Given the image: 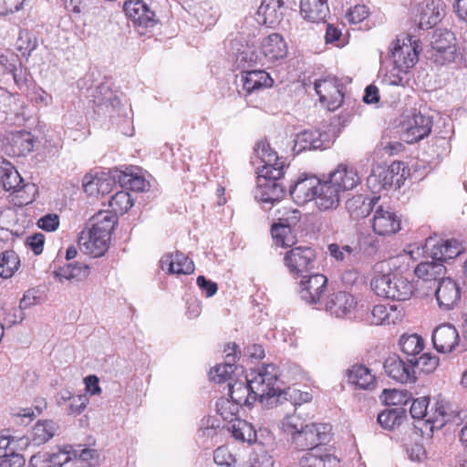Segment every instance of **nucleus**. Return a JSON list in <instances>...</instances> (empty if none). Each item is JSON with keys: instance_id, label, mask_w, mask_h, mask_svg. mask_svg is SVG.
I'll list each match as a JSON object with an SVG mask.
<instances>
[{"instance_id": "4", "label": "nucleus", "mask_w": 467, "mask_h": 467, "mask_svg": "<svg viewBox=\"0 0 467 467\" xmlns=\"http://www.w3.org/2000/svg\"><path fill=\"white\" fill-rule=\"evenodd\" d=\"M431 58L440 65L454 61L456 57V38L446 29L434 31L431 40Z\"/></svg>"}, {"instance_id": "9", "label": "nucleus", "mask_w": 467, "mask_h": 467, "mask_svg": "<svg viewBox=\"0 0 467 467\" xmlns=\"http://www.w3.org/2000/svg\"><path fill=\"white\" fill-rule=\"evenodd\" d=\"M423 249L431 259L443 262L462 254L467 249V245L456 239L442 240L431 237L426 240Z\"/></svg>"}, {"instance_id": "25", "label": "nucleus", "mask_w": 467, "mask_h": 467, "mask_svg": "<svg viewBox=\"0 0 467 467\" xmlns=\"http://www.w3.org/2000/svg\"><path fill=\"white\" fill-rule=\"evenodd\" d=\"M109 237L95 234L94 231L88 230L82 232L78 238V245L80 250L93 257H99L103 255L109 248Z\"/></svg>"}, {"instance_id": "36", "label": "nucleus", "mask_w": 467, "mask_h": 467, "mask_svg": "<svg viewBox=\"0 0 467 467\" xmlns=\"http://www.w3.org/2000/svg\"><path fill=\"white\" fill-rule=\"evenodd\" d=\"M58 429V423L54 420H38L31 430L28 441H31L36 446L45 444L56 435Z\"/></svg>"}, {"instance_id": "51", "label": "nucleus", "mask_w": 467, "mask_h": 467, "mask_svg": "<svg viewBox=\"0 0 467 467\" xmlns=\"http://www.w3.org/2000/svg\"><path fill=\"white\" fill-rule=\"evenodd\" d=\"M109 204L112 208L113 213L123 214L133 206V200L129 192L120 191L111 196Z\"/></svg>"}, {"instance_id": "5", "label": "nucleus", "mask_w": 467, "mask_h": 467, "mask_svg": "<svg viewBox=\"0 0 467 467\" xmlns=\"http://www.w3.org/2000/svg\"><path fill=\"white\" fill-rule=\"evenodd\" d=\"M316 253L308 246H296L285 254L284 264L294 278L304 275L314 268Z\"/></svg>"}, {"instance_id": "45", "label": "nucleus", "mask_w": 467, "mask_h": 467, "mask_svg": "<svg viewBox=\"0 0 467 467\" xmlns=\"http://www.w3.org/2000/svg\"><path fill=\"white\" fill-rule=\"evenodd\" d=\"M20 259L13 250H6L0 254V277L10 278L17 271Z\"/></svg>"}, {"instance_id": "35", "label": "nucleus", "mask_w": 467, "mask_h": 467, "mask_svg": "<svg viewBox=\"0 0 467 467\" xmlns=\"http://www.w3.org/2000/svg\"><path fill=\"white\" fill-rule=\"evenodd\" d=\"M114 184V177H85L82 182L84 192L89 197L94 198H99L109 193Z\"/></svg>"}, {"instance_id": "20", "label": "nucleus", "mask_w": 467, "mask_h": 467, "mask_svg": "<svg viewBox=\"0 0 467 467\" xmlns=\"http://www.w3.org/2000/svg\"><path fill=\"white\" fill-rule=\"evenodd\" d=\"M10 152L16 156H26L39 145V140L31 131L19 130L10 132L6 137Z\"/></svg>"}, {"instance_id": "1", "label": "nucleus", "mask_w": 467, "mask_h": 467, "mask_svg": "<svg viewBox=\"0 0 467 467\" xmlns=\"http://www.w3.org/2000/svg\"><path fill=\"white\" fill-rule=\"evenodd\" d=\"M279 376V368L273 364L263 366L246 376L250 390L265 407H275L286 401L297 402L300 393L294 388H283Z\"/></svg>"}, {"instance_id": "62", "label": "nucleus", "mask_w": 467, "mask_h": 467, "mask_svg": "<svg viewBox=\"0 0 467 467\" xmlns=\"http://www.w3.org/2000/svg\"><path fill=\"white\" fill-rule=\"evenodd\" d=\"M429 400L426 397H421L413 400L410 408V413L413 419H423L427 413Z\"/></svg>"}, {"instance_id": "8", "label": "nucleus", "mask_w": 467, "mask_h": 467, "mask_svg": "<svg viewBox=\"0 0 467 467\" xmlns=\"http://www.w3.org/2000/svg\"><path fill=\"white\" fill-rule=\"evenodd\" d=\"M0 185L10 192L13 201L19 206L31 203L37 193L36 185L24 177H0Z\"/></svg>"}, {"instance_id": "43", "label": "nucleus", "mask_w": 467, "mask_h": 467, "mask_svg": "<svg viewBox=\"0 0 467 467\" xmlns=\"http://www.w3.org/2000/svg\"><path fill=\"white\" fill-rule=\"evenodd\" d=\"M442 4L431 2L422 9L420 18L421 28H430L436 26L443 17Z\"/></svg>"}, {"instance_id": "16", "label": "nucleus", "mask_w": 467, "mask_h": 467, "mask_svg": "<svg viewBox=\"0 0 467 467\" xmlns=\"http://www.w3.org/2000/svg\"><path fill=\"white\" fill-rule=\"evenodd\" d=\"M284 177H257V185L254 193L255 199L264 204H274L279 202L285 194Z\"/></svg>"}, {"instance_id": "26", "label": "nucleus", "mask_w": 467, "mask_h": 467, "mask_svg": "<svg viewBox=\"0 0 467 467\" xmlns=\"http://www.w3.org/2000/svg\"><path fill=\"white\" fill-rule=\"evenodd\" d=\"M283 0H263L255 14V19L258 24L274 27L283 18Z\"/></svg>"}, {"instance_id": "50", "label": "nucleus", "mask_w": 467, "mask_h": 467, "mask_svg": "<svg viewBox=\"0 0 467 467\" xmlns=\"http://www.w3.org/2000/svg\"><path fill=\"white\" fill-rule=\"evenodd\" d=\"M234 371V357L227 355V361L213 368L210 371V378L216 383H223L229 379Z\"/></svg>"}, {"instance_id": "49", "label": "nucleus", "mask_w": 467, "mask_h": 467, "mask_svg": "<svg viewBox=\"0 0 467 467\" xmlns=\"http://www.w3.org/2000/svg\"><path fill=\"white\" fill-rule=\"evenodd\" d=\"M330 455L322 453L321 449L309 450L300 459L301 467H327Z\"/></svg>"}, {"instance_id": "64", "label": "nucleus", "mask_w": 467, "mask_h": 467, "mask_svg": "<svg viewBox=\"0 0 467 467\" xmlns=\"http://www.w3.org/2000/svg\"><path fill=\"white\" fill-rule=\"evenodd\" d=\"M24 463V457L16 453L15 449L10 450L6 456L0 458V467H21Z\"/></svg>"}, {"instance_id": "52", "label": "nucleus", "mask_w": 467, "mask_h": 467, "mask_svg": "<svg viewBox=\"0 0 467 467\" xmlns=\"http://www.w3.org/2000/svg\"><path fill=\"white\" fill-rule=\"evenodd\" d=\"M409 70H403L400 67L394 65L383 78V83L389 86L405 87L409 83L407 76Z\"/></svg>"}, {"instance_id": "60", "label": "nucleus", "mask_w": 467, "mask_h": 467, "mask_svg": "<svg viewBox=\"0 0 467 467\" xmlns=\"http://www.w3.org/2000/svg\"><path fill=\"white\" fill-rule=\"evenodd\" d=\"M303 426H304V424H303L301 419L296 415L286 416L281 421V428H282L283 431L288 435H291L292 440L294 439L295 435L297 432H299L300 428Z\"/></svg>"}, {"instance_id": "15", "label": "nucleus", "mask_w": 467, "mask_h": 467, "mask_svg": "<svg viewBox=\"0 0 467 467\" xmlns=\"http://www.w3.org/2000/svg\"><path fill=\"white\" fill-rule=\"evenodd\" d=\"M371 226L376 234L390 236L400 231L401 220L392 208L379 205L374 212Z\"/></svg>"}, {"instance_id": "39", "label": "nucleus", "mask_w": 467, "mask_h": 467, "mask_svg": "<svg viewBox=\"0 0 467 467\" xmlns=\"http://www.w3.org/2000/svg\"><path fill=\"white\" fill-rule=\"evenodd\" d=\"M399 318L400 314L396 307L387 305H376L368 317V322L375 326L389 325L396 323Z\"/></svg>"}, {"instance_id": "48", "label": "nucleus", "mask_w": 467, "mask_h": 467, "mask_svg": "<svg viewBox=\"0 0 467 467\" xmlns=\"http://www.w3.org/2000/svg\"><path fill=\"white\" fill-rule=\"evenodd\" d=\"M234 439L252 443L256 441V432L254 427L244 420L234 422L230 428Z\"/></svg>"}, {"instance_id": "19", "label": "nucleus", "mask_w": 467, "mask_h": 467, "mask_svg": "<svg viewBox=\"0 0 467 467\" xmlns=\"http://www.w3.org/2000/svg\"><path fill=\"white\" fill-rule=\"evenodd\" d=\"M299 296L308 304H317L327 289V279L324 275L316 274L301 276Z\"/></svg>"}, {"instance_id": "44", "label": "nucleus", "mask_w": 467, "mask_h": 467, "mask_svg": "<svg viewBox=\"0 0 467 467\" xmlns=\"http://www.w3.org/2000/svg\"><path fill=\"white\" fill-rule=\"evenodd\" d=\"M55 275L60 282L63 280H81L88 275V266L83 264H68L55 271Z\"/></svg>"}, {"instance_id": "34", "label": "nucleus", "mask_w": 467, "mask_h": 467, "mask_svg": "<svg viewBox=\"0 0 467 467\" xmlns=\"http://www.w3.org/2000/svg\"><path fill=\"white\" fill-rule=\"evenodd\" d=\"M317 181H319V177H303L299 179L294 186H290V195L296 202L301 203L314 200Z\"/></svg>"}, {"instance_id": "11", "label": "nucleus", "mask_w": 467, "mask_h": 467, "mask_svg": "<svg viewBox=\"0 0 467 467\" xmlns=\"http://www.w3.org/2000/svg\"><path fill=\"white\" fill-rule=\"evenodd\" d=\"M317 181V189L314 200L319 211H328L337 208L339 205L341 185L338 180L329 179Z\"/></svg>"}, {"instance_id": "22", "label": "nucleus", "mask_w": 467, "mask_h": 467, "mask_svg": "<svg viewBox=\"0 0 467 467\" xmlns=\"http://www.w3.org/2000/svg\"><path fill=\"white\" fill-rule=\"evenodd\" d=\"M386 374L400 383H413L416 381V372L411 363L406 364L399 356L388 357L383 364Z\"/></svg>"}, {"instance_id": "37", "label": "nucleus", "mask_w": 467, "mask_h": 467, "mask_svg": "<svg viewBox=\"0 0 467 467\" xmlns=\"http://www.w3.org/2000/svg\"><path fill=\"white\" fill-rule=\"evenodd\" d=\"M348 381L357 388L365 390H373L377 386L375 375L364 365H355L351 368Z\"/></svg>"}, {"instance_id": "10", "label": "nucleus", "mask_w": 467, "mask_h": 467, "mask_svg": "<svg viewBox=\"0 0 467 467\" xmlns=\"http://www.w3.org/2000/svg\"><path fill=\"white\" fill-rule=\"evenodd\" d=\"M330 427L327 424H306L300 428L292 442L301 451L319 449V444L327 441Z\"/></svg>"}, {"instance_id": "58", "label": "nucleus", "mask_w": 467, "mask_h": 467, "mask_svg": "<svg viewBox=\"0 0 467 467\" xmlns=\"http://www.w3.org/2000/svg\"><path fill=\"white\" fill-rule=\"evenodd\" d=\"M368 14V8L365 5H356L348 10L345 17L349 24L356 25L364 21Z\"/></svg>"}, {"instance_id": "12", "label": "nucleus", "mask_w": 467, "mask_h": 467, "mask_svg": "<svg viewBox=\"0 0 467 467\" xmlns=\"http://www.w3.org/2000/svg\"><path fill=\"white\" fill-rule=\"evenodd\" d=\"M123 11L139 30L152 28L158 22L155 12L144 0L126 1Z\"/></svg>"}, {"instance_id": "40", "label": "nucleus", "mask_w": 467, "mask_h": 467, "mask_svg": "<svg viewBox=\"0 0 467 467\" xmlns=\"http://www.w3.org/2000/svg\"><path fill=\"white\" fill-rule=\"evenodd\" d=\"M92 226L90 230L104 236L110 238V234L117 224L118 218L115 213L109 211H100L92 217Z\"/></svg>"}, {"instance_id": "24", "label": "nucleus", "mask_w": 467, "mask_h": 467, "mask_svg": "<svg viewBox=\"0 0 467 467\" xmlns=\"http://www.w3.org/2000/svg\"><path fill=\"white\" fill-rule=\"evenodd\" d=\"M459 340V333L451 324H442L437 327L432 333L433 346L441 353H450L457 347L461 348Z\"/></svg>"}, {"instance_id": "54", "label": "nucleus", "mask_w": 467, "mask_h": 467, "mask_svg": "<svg viewBox=\"0 0 467 467\" xmlns=\"http://www.w3.org/2000/svg\"><path fill=\"white\" fill-rule=\"evenodd\" d=\"M94 173H87L86 175H115V173H119V175H145L142 168L135 165L129 166H121L116 167L113 169H99L93 171Z\"/></svg>"}, {"instance_id": "47", "label": "nucleus", "mask_w": 467, "mask_h": 467, "mask_svg": "<svg viewBox=\"0 0 467 467\" xmlns=\"http://www.w3.org/2000/svg\"><path fill=\"white\" fill-rule=\"evenodd\" d=\"M408 362L413 365V370L419 369L425 373H431L439 365V358L431 353H423L420 357L408 358Z\"/></svg>"}, {"instance_id": "42", "label": "nucleus", "mask_w": 467, "mask_h": 467, "mask_svg": "<svg viewBox=\"0 0 467 467\" xmlns=\"http://www.w3.org/2000/svg\"><path fill=\"white\" fill-rule=\"evenodd\" d=\"M400 350L408 358H415L424 348V340L418 334H403L399 340Z\"/></svg>"}, {"instance_id": "6", "label": "nucleus", "mask_w": 467, "mask_h": 467, "mask_svg": "<svg viewBox=\"0 0 467 467\" xmlns=\"http://www.w3.org/2000/svg\"><path fill=\"white\" fill-rule=\"evenodd\" d=\"M301 219V213L296 209H288L278 217L279 223L273 224L271 234L276 245L291 247L296 242L291 227L296 225Z\"/></svg>"}, {"instance_id": "14", "label": "nucleus", "mask_w": 467, "mask_h": 467, "mask_svg": "<svg viewBox=\"0 0 467 467\" xmlns=\"http://www.w3.org/2000/svg\"><path fill=\"white\" fill-rule=\"evenodd\" d=\"M343 88L337 78H327L315 82V90L319 100L326 104L328 110H335L343 103Z\"/></svg>"}, {"instance_id": "30", "label": "nucleus", "mask_w": 467, "mask_h": 467, "mask_svg": "<svg viewBox=\"0 0 467 467\" xmlns=\"http://www.w3.org/2000/svg\"><path fill=\"white\" fill-rule=\"evenodd\" d=\"M330 10L327 0H300V15L311 23H325Z\"/></svg>"}, {"instance_id": "17", "label": "nucleus", "mask_w": 467, "mask_h": 467, "mask_svg": "<svg viewBox=\"0 0 467 467\" xmlns=\"http://www.w3.org/2000/svg\"><path fill=\"white\" fill-rule=\"evenodd\" d=\"M329 135L317 130H306L296 135L293 152L295 155L306 150H323L330 147Z\"/></svg>"}, {"instance_id": "3", "label": "nucleus", "mask_w": 467, "mask_h": 467, "mask_svg": "<svg viewBox=\"0 0 467 467\" xmlns=\"http://www.w3.org/2000/svg\"><path fill=\"white\" fill-rule=\"evenodd\" d=\"M251 164L256 175H270L276 171L277 175H285L289 167L286 158L279 157L267 140H259L254 148Z\"/></svg>"}, {"instance_id": "59", "label": "nucleus", "mask_w": 467, "mask_h": 467, "mask_svg": "<svg viewBox=\"0 0 467 467\" xmlns=\"http://www.w3.org/2000/svg\"><path fill=\"white\" fill-rule=\"evenodd\" d=\"M119 182L125 183L132 192H144L150 188V183L145 177H119Z\"/></svg>"}, {"instance_id": "13", "label": "nucleus", "mask_w": 467, "mask_h": 467, "mask_svg": "<svg viewBox=\"0 0 467 467\" xmlns=\"http://www.w3.org/2000/svg\"><path fill=\"white\" fill-rule=\"evenodd\" d=\"M419 46L412 36H408L403 39L398 38L393 43L391 58L394 65L400 67L403 70L413 67L418 61Z\"/></svg>"}, {"instance_id": "28", "label": "nucleus", "mask_w": 467, "mask_h": 467, "mask_svg": "<svg viewBox=\"0 0 467 467\" xmlns=\"http://www.w3.org/2000/svg\"><path fill=\"white\" fill-rule=\"evenodd\" d=\"M160 265L161 269L169 274L190 275L194 271L193 262L181 252L163 255Z\"/></svg>"}, {"instance_id": "61", "label": "nucleus", "mask_w": 467, "mask_h": 467, "mask_svg": "<svg viewBox=\"0 0 467 467\" xmlns=\"http://www.w3.org/2000/svg\"><path fill=\"white\" fill-rule=\"evenodd\" d=\"M20 443L18 446L26 447L28 445V439L23 437L19 440H15V437L9 438L5 436H0V458L6 456L9 453L10 450L15 449V443Z\"/></svg>"}, {"instance_id": "7", "label": "nucleus", "mask_w": 467, "mask_h": 467, "mask_svg": "<svg viewBox=\"0 0 467 467\" xmlns=\"http://www.w3.org/2000/svg\"><path fill=\"white\" fill-rule=\"evenodd\" d=\"M432 119L420 112L407 116L401 123L402 139L406 143L412 144L426 137L431 131Z\"/></svg>"}, {"instance_id": "33", "label": "nucleus", "mask_w": 467, "mask_h": 467, "mask_svg": "<svg viewBox=\"0 0 467 467\" xmlns=\"http://www.w3.org/2000/svg\"><path fill=\"white\" fill-rule=\"evenodd\" d=\"M379 200V196L369 198L361 194L355 195L346 202V209L351 219L359 220L367 217L371 213Z\"/></svg>"}, {"instance_id": "38", "label": "nucleus", "mask_w": 467, "mask_h": 467, "mask_svg": "<svg viewBox=\"0 0 467 467\" xmlns=\"http://www.w3.org/2000/svg\"><path fill=\"white\" fill-rule=\"evenodd\" d=\"M416 276L424 282L441 280L445 278L446 268L441 261L434 260L422 262L414 270Z\"/></svg>"}, {"instance_id": "18", "label": "nucleus", "mask_w": 467, "mask_h": 467, "mask_svg": "<svg viewBox=\"0 0 467 467\" xmlns=\"http://www.w3.org/2000/svg\"><path fill=\"white\" fill-rule=\"evenodd\" d=\"M260 52L265 66L269 67L285 58L287 46L279 34H271L262 40Z\"/></svg>"}, {"instance_id": "21", "label": "nucleus", "mask_w": 467, "mask_h": 467, "mask_svg": "<svg viewBox=\"0 0 467 467\" xmlns=\"http://www.w3.org/2000/svg\"><path fill=\"white\" fill-rule=\"evenodd\" d=\"M9 74L19 88L28 81L27 69L23 67L19 57L10 51L0 53V75Z\"/></svg>"}, {"instance_id": "2", "label": "nucleus", "mask_w": 467, "mask_h": 467, "mask_svg": "<svg viewBox=\"0 0 467 467\" xmlns=\"http://www.w3.org/2000/svg\"><path fill=\"white\" fill-rule=\"evenodd\" d=\"M399 258H389L375 265L376 275L370 283L371 289L381 297L405 301L411 297L414 292L413 284L405 276L389 273L396 267Z\"/></svg>"}, {"instance_id": "53", "label": "nucleus", "mask_w": 467, "mask_h": 467, "mask_svg": "<svg viewBox=\"0 0 467 467\" xmlns=\"http://www.w3.org/2000/svg\"><path fill=\"white\" fill-rule=\"evenodd\" d=\"M406 166L402 161H393L391 164L385 162L377 164L371 171L370 175H404Z\"/></svg>"}, {"instance_id": "27", "label": "nucleus", "mask_w": 467, "mask_h": 467, "mask_svg": "<svg viewBox=\"0 0 467 467\" xmlns=\"http://www.w3.org/2000/svg\"><path fill=\"white\" fill-rule=\"evenodd\" d=\"M71 461V446L66 445L56 451L38 453L29 460L30 467H62Z\"/></svg>"}, {"instance_id": "57", "label": "nucleus", "mask_w": 467, "mask_h": 467, "mask_svg": "<svg viewBox=\"0 0 467 467\" xmlns=\"http://www.w3.org/2000/svg\"><path fill=\"white\" fill-rule=\"evenodd\" d=\"M357 248L358 255L373 256L378 252V242L373 236H362L358 241Z\"/></svg>"}, {"instance_id": "29", "label": "nucleus", "mask_w": 467, "mask_h": 467, "mask_svg": "<svg viewBox=\"0 0 467 467\" xmlns=\"http://www.w3.org/2000/svg\"><path fill=\"white\" fill-rule=\"evenodd\" d=\"M243 88L247 93L271 88L274 84L270 75L263 69H247L241 72Z\"/></svg>"}, {"instance_id": "32", "label": "nucleus", "mask_w": 467, "mask_h": 467, "mask_svg": "<svg viewBox=\"0 0 467 467\" xmlns=\"http://www.w3.org/2000/svg\"><path fill=\"white\" fill-rule=\"evenodd\" d=\"M230 397L234 403V410H238V406H246L251 408L257 400V397L250 390V383L245 380H235L229 383Z\"/></svg>"}, {"instance_id": "56", "label": "nucleus", "mask_w": 467, "mask_h": 467, "mask_svg": "<svg viewBox=\"0 0 467 467\" xmlns=\"http://www.w3.org/2000/svg\"><path fill=\"white\" fill-rule=\"evenodd\" d=\"M384 400L389 405H406L411 399L408 391L384 389Z\"/></svg>"}, {"instance_id": "31", "label": "nucleus", "mask_w": 467, "mask_h": 467, "mask_svg": "<svg viewBox=\"0 0 467 467\" xmlns=\"http://www.w3.org/2000/svg\"><path fill=\"white\" fill-rule=\"evenodd\" d=\"M357 302L354 296L347 292H337L332 294L326 304V310L336 317H344L355 307Z\"/></svg>"}, {"instance_id": "41", "label": "nucleus", "mask_w": 467, "mask_h": 467, "mask_svg": "<svg viewBox=\"0 0 467 467\" xmlns=\"http://www.w3.org/2000/svg\"><path fill=\"white\" fill-rule=\"evenodd\" d=\"M235 64L242 70L257 66L265 67L260 50L257 51L253 47H246L240 51L236 56Z\"/></svg>"}, {"instance_id": "55", "label": "nucleus", "mask_w": 467, "mask_h": 467, "mask_svg": "<svg viewBox=\"0 0 467 467\" xmlns=\"http://www.w3.org/2000/svg\"><path fill=\"white\" fill-rule=\"evenodd\" d=\"M367 185L375 194L389 192L393 187V177H367Z\"/></svg>"}, {"instance_id": "23", "label": "nucleus", "mask_w": 467, "mask_h": 467, "mask_svg": "<svg viewBox=\"0 0 467 467\" xmlns=\"http://www.w3.org/2000/svg\"><path fill=\"white\" fill-rule=\"evenodd\" d=\"M439 307L444 310L452 309L461 300V288L453 279L441 278L435 290Z\"/></svg>"}, {"instance_id": "46", "label": "nucleus", "mask_w": 467, "mask_h": 467, "mask_svg": "<svg viewBox=\"0 0 467 467\" xmlns=\"http://www.w3.org/2000/svg\"><path fill=\"white\" fill-rule=\"evenodd\" d=\"M38 41L36 35L26 29H21L16 40V48L24 57H28L37 47Z\"/></svg>"}, {"instance_id": "63", "label": "nucleus", "mask_w": 467, "mask_h": 467, "mask_svg": "<svg viewBox=\"0 0 467 467\" xmlns=\"http://www.w3.org/2000/svg\"><path fill=\"white\" fill-rule=\"evenodd\" d=\"M60 223L59 216L56 213H47L37 220L38 228L46 232H55Z\"/></svg>"}]
</instances>
